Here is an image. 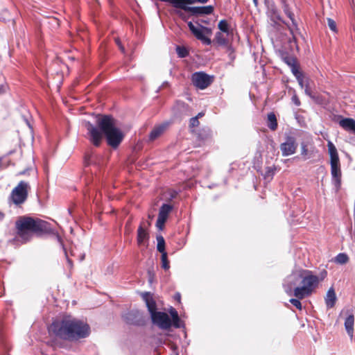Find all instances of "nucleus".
Returning <instances> with one entry per match:
<instances>
[{
  "label": "nucleus",
  "mask_w": 355,
  "mask_h": 355,
  "mask_svg": "<svg viewBox=\"0 0 355 355\" xmlns=\"http://www.w3.org/2000/svg\"><path fill=\"white\" fill-rule=\"evenodd\" d=\"M327 25H328V27L329 28V29L334 33H337L338 32V29H337V26H336V21L331 19V18H327Z\"/></svg>",
  "instance_id": "31"
},
{
  "label": "nucleus",
  "mask_w": 355,
  "mask_h": 355,
  "mask_svg": "<svg viewBox=\"0 0 355 355\" xmlns=\"http://www.w3.org/2000/svg\"><path fill=\"white\" fill-rule=\"evenodd\" d=\"M176 52L179 58H184L189 55V51L184 46H178Z\"/></svg>",
  "instance_id": "29"
},
{
  "label": "nucleus",
  "mask_w": 355,
  "mask_h": 355,
  "mask_svg": "<svg viewBox=\"0 0 355 355\" xmlns=\"http://www.w3.org/2000/svg\"><path fill=\"white\" fill-rule=\"evenodd\" d=\"M327 275L326 270H323L318 276L313 275L311 270H302L299 274L291 276L292 281L288 284L289 291H291L293 286H295L301 279L302 286H296L293 289V295L296 298H292L289 302L297 309L302 310V306L300 300L310 296L320 282L323 281Z\"/></svg>",
  "instance_id": "4"
},
{
  "label": "nucleus",
  "mask_w": 355,
  "mask_h": 355,
  "mask_svg": "<svg viewBox=\"0 0 355 355\" xmlns=\"http://www.w3.org/2000/svg\"><path fill=\"white\" fill-rule=\"evenodd\" d=\"M301 155L306 159L311 157V154L309 153L307 145L305 143H302L301 144Z\"/></svg>",
  "instance_id": "30"
},
{
  "label": "nucleus",
  "mask_w": 355,
  "mask_h": 355,
  "mask_svg": "<svg viewBox=\"0 0 355 355\" xmlns=\"http://www.w3.org/2000/svg\"><path fill=\"white\" fill-rule=\"evenodd\" d=\"M205 115V112H199L197 116H196L195 117H198V119L200 117H202L203 116Z\"/></svg>",
  "instance_id": "45"
},
{
  "label": "nucleus",
  "mask_w": 355,
  "mask_h": 355,
  "mask_svg": "<svg viewBox=\"0 0 355 355\" xmlns=\"http://www.w3.org/2000/svg\"><path fill=\"white\" fill-rule=\"evenodd\" d=\"M65 255L67 257V263H68V266L69 267V268H73V261L67 257V252H65Z\"/></svg>",
  "instance_id": "42"
},
{
  "label": "nucleus",
  "mask_w": 355,
  "mask_h": 355,
  "mask_svg": "<svg viewBox=\"0 0 355 355\" xmlns=\"http://www.w3.org/2000/svg\"><path fill=\"white\" fill-rule=\"evenodd\" d=\"M354 316L353 314L348 315L345 320V328L351 339L354 336Z\"/></svg>",
  "instance_id": "18"
},
{
  "label": "nucleus",
  "mask_w": 355,
  "mask_h": 355,
  "mask_svg": "<svg viewBox=\"0 0 355 355\" xmlns=\"http://www.w3.org/2000/svg\"><path fill=\"white\" fill-rule=\"evenodd\" d=\"M176 14L185 21L188 19V16L181 10H177Z\"/></svg>",
  "instance_id": "37"
},
{
  "label": "nucleus",
  "mask_w": 355,
  "mask_h": 355,
  "mask_svg": "<svg viewBox=\"0 0 355 355\" xmlns=\"http://www.w3.org/2000/svg\"><path fill=\"white\" fill-rule=\"evenodd\" d=\"M152 322L162 329H168L172 326V322L166 313L157 311L150 315Z\"/></svg>",
  "instance_id": "10"
},
{
  "label": "nucleus",
  "mask_w": 355,
  "mask_h": 355,
  "mask_svg": "<svg viewBox=\"0 0 355 355\" xmlns=\"http://www.w3.org/2000/svg\"><path fill=\"white\" fill-rule=\"evenodd\" d=\"M115 42L117 44V46H119V48L120 49V50L121 51V52L122 53H125V48L122 45L120 39L119 38H115Z\"/></svg>",
  "instance_id": "39"
},
{
  "label": "nucleus",
  "mask_w": 355,
  "mask_h": 355,
  "mask_svg": "<svg viewBox=\"0 0 355 355\" xmlns=\"http://www.w3.org/2000/svg\"><path fill=\"white\" fill-rule=\"evenodd\" d=\"M144 223H141L137 230V241L139 245H141L145 241L149 239V234L147 230L144 226Z\"/></svg>",
  "instance_id": "15"
},
{
  "label": "nucleus",
  "mask_w": 355,
  "mask_h": 355,
  "mask_svg": "<svg viewBox=\"0 0 355 355\" xmlns=\"http://www.w3.org/2000/svg\"><path fill=\"white\" fill-rule=\"evenodd\" d=\"M188 26L192 34L203 44L209 45L211 44V40L205 35H211L212 33L210 28L200 25V27H196L191 21L188 22Z\"/></svg>",
  "instance_id": "9"
},
{
  "label": "nucleus",
  "mask_w": 355,
  "mask_h": 355,
  "mask_svg": "<svg viewBox=\"0 0 355 355\" xmlns=\"http://www.w3.org/2000/svg\"><path fill=\"white\" fill-rule=\"evenodd\" d=\"M293 75L295 76L296 79L297 80V82L300 87L303 88L305 85L304 81V74L300 70H295V71H293Z\"/></svg>",
  "instance_id": "27"
},
{
  "label": "nucleus",
  "mask_w": 355,
  "mask_h": 355,
  "mask_svg": "<svg viewBox=\"0 0 355 355\" xmlns=\"http://www.w3.org/2000/svg\"><path fill=\"white\" fill-rule=\"evenodd\" d=\"M275 167L268 166L266 168L265 177H272L275 174Z\"/></svg>",
  "instance_id": "35"
},
{
  "label": "nucleus",
  "mask_w": 355,
  "mask_h": 355,
  "mask_svg": "<svg viewBox=\"0 0 355 355\" xmlns=\"http://www.w3.org/2000/svg\"><path fill=\"white\" fill-rule=\"evenodd\" d=\"M336 302V296L333 288H330L326 295L325 303L327 308H333Z\"/></svg>",
  "instance_id": "19"
},
{
  "label": "nucleus",
  "mask_w": 355,
  "mask_h": 355,
  "mask_svg": "<svg viewBox=\"0 0 355 355\" xmlns=\"http://www.w3.org/2000/svg\"><path fill=\"white\" fill-rule=\"evenodd\" d=\"M8 89V85L6 84L0 85V95L3 94Z\"/></svg>",
  "instance_id": "40"
},
{
  "label": "nucleus",
  "mask_w": 355,
  "mask_h": 355,
  "mask_svg": "<svg viewBox=\"0 0 355 355\" xmlns=\"http://www.w3.org/2000/svg\"><path fill=\"white\" fill-rule=\"evenodd\" d=\"M92 155H85V162H87V164H90V162L92 161Z\"/></svg>",
  "instance_id": "43"
},
{
  "label": "nucleus",
  "mask_w": 355,
  "mask_h": 355,
  "mask_svg": "<svg viewBox=\"0 0 355 355\" xmlns=\"http://www.w3.org/2000/svg\"><path fill=\"white\" fill-rule=\"evenodd\" d=\"M292 101L293 103L297 105V106H300L301 103H300V101L298 98V96H297V94H294L293 96H292Z\"/></svg>",
  "instance_id": "38"
},
{
  "label": "nucleus",
  "mask_w": 355,
  "mask_h": 355,
  "mask_svg": "<svg viewBox=\"0 0 355 355\" xmlns=\"http://www.w3.org/2000/svg\"><path fill=\"white\" fill-rule=\"evenodd\" d=\"M170 313L172 316V324L176 328L180 327V318L178 311L175 309L172 308Z\"/></svg>",
  "instance_id": "25"
},
{
  "label": "nucleus",
  "mask_w": 355,
  "mask_h": 355,
  "mask_svg": "<svg viewBox=\"0 0 355 355\" xmlns=\"http://www.w3.org/2000/svg\"><path fill=\"white\" fill-rule=\"evenodd\" d=\"M267 126L272 131H275L277 129L278 123L276 115L274 112H270L267 116Z\"/></svg>",
  "instance_id": "20"
},
{
  "label": "nucleus",
  "mask_w": 355,
  "mask_h": 355,
  "mask_svg": "<svg viewBox=\"0 0 355 355\" xmlns=\"http://www.w3.org/2000/svg\"><path fill=\"white\" fill-rule=\"evenodd\" d=\"M4 216L5 214L3 212L0 211V220H3Z\"/></svg>",
  "instance_id": "48"
},
{
  "label": "nucleus",
  "mask_w": 355,
  "mask_h": 355,
  "mask_svg": "<svg viewBox=\"0 0 355 355\" xmlns=\"http://www.w3.org/2000/svg\"><path fill=\"white\" fill-rule=\"evenodd\" d=\"M124 320L130 324H141L142 314L139 311H130L123 316Z\"/></svg>",
  "instance_id": "12"
},
{
  "label": "nucleus",
  "mask_w": 355,
  "mask_h": 355,
  "mask_svg": "<svg viewBox=\"0 0 355 355\" xmlns=\"http://www.w3.org/2000/svg\"><path fill=\"white\" fill-rule=\"evenodd\" d=\"M304 92H305V94L306 95H308L309 96L311 97V98H313V96L312 95V92H311V89L309 85V83L308 81H306V83H305V85H304Z\"/></svg>",
  "instance_id": "36"
},
{
  "label": "nucleus",
  "mask_w": 355,
  "mask_h": 355,
  "mask_svg": "<svg viewBox=\"0 0 355 355\" xmlns=\"http://www.w3.org/2000/svg\"><path fill=\"white\" fill-rule=\"evenodd\" d=\"M161 260L162 268L165 270H168L170 268V263L168 259L167 252L162 253Z\"/></svg>",
  "instance_id": "28"
},
{
  "label": "nucleus",
  "mask_w": 355,
  "mask_h": 355,
  "mask_svg": "<svg viewBox=\"0 0 355 355\" xmlns=\"http://www.w3.org/2000/svg\"><path fill=\"white\" fill-rule=\"evenodd\" d=\"M141 297L146 304L150 315L157 311L156 302L150 292L142 293Z\"/></svg>",
  "instance_id": "13"
},
{
  "label": "nucleus",
  "mask_w": 355,
  "mask_h": 355,
  "mask_svg": "<svg viewBox=\"0 0 355 355\" xmlns=\"http://www.w3.org/2000/svg\"><path fill=\"white\" fill-rule=\"evenodd\" d=\"M157 249L161 253L166 252L165 250V241L162 236H158L157 237Z\"/></svg>",
  "instance_id": "26"
},
{
  "label": "nucleus",
  "mask_w": 355,
  "mask_h": 355,
  "mask_svg": "<svg viewBox=\"0 0 355 355\" xmlns=\"http://www.w3.org/2000/svg\"><path fill=\"white\" fill-rule=\"evenodd\" d=\"M200 125V122L198 119V117H192L189 120V127L190 128H196Z\"/></svg>",
  "instance_id": "34"
},
{
  "label": "nucleus",
  "mask_w": 355,
  "mask_h": 355,
  "mask_svg": "<svg viewBox=\"0 0 355 355\" xmlns=\"http://www.w3.org/2000/svg\"><path fill=\"white\" fill-rule=\"evenodd\" d=\"M283 61L291 67L292 73L300 69L296 58L285 54L282 56Z\"/></svg>",
  "instance_id": "17"
},
{
  "label": "nucleus",
  "mask_w": 355,
  "mask_h": 355,
  "mask_svg": "<svg viewBox=\"0 0 355 355\" xmlns=\"http://www.w3.org/2000/svg\"><path fill=\"white\" fill-rule=\"evenodd\" d=\"M97 126L87 122L86 128L89 140L96 147L100 146L105 135L107 144L116 148L123 139L124 135L116 127L115 119L111 115H103L96 121Z\"/></svg>",
  "instance_id": "1"
},
{
  "label": "nucleus",
  "mask_w": 355,
  "mask_h": 355,
  "mask_svg": "<svg viewBox=\"0 0 355 355\" xmlns=\"http://www.w3.org/2000/svg\"><path fill=\"white\" fill-rule=\"evenodd\" d=\"M253 1L254 3L255 6H257L258 3V0H253Z\"/></svg>",
  "instance_id": "49"
},
{
  "label": "nucleus",
  "mask_w": 355,
  "mask_h": 355,
  "mask_svg": "<svg viewBox=\"0 0 355 355\" xmlns=\"http://www.w3.org/2000/svg\"><path fill=\"white\" fill-rule=\"evenodd\" d=\"M175 299L180 302V299H181L180 294V293L175 294Z\"/></svg>",
  "instance_id": "44"
},
{
  "label": "nucleus",
  "mask_w": 355,
  "mask_h": 355,
  "mask_svg": "<svg viewBox=\"0 0 355 355\" xmlns=\"http://www.w3.org/2000/svg\"><path fill=\"white\" fill-rule=\"evenodd\" d=\"M49 331L63 340L74 342L88 337L91 330L86 322L71 315H64L51 323Z\"/></svg>",
  "instance_id": "2"
},
{
  "label": "nucleus",
  "mask_w": 355,
  "mask_h": 355,
  "mask_svg": "<svg viewBox=\"0 0 355 355\" xmlns=\"http://www.w3.org/2000/svg\"><path fill=\"white\" fill-rule=\"evenodd\" d=\"M218 28L220 31L221 33H226L227 35H229L230 33V25L227 20L222 19L218 24Z\"/></svg>",
  "instance_id": "23"
},
{
  "label": "nucleus",
  "mask_w": 355,
  "mask_h": 355,
  "mask_svg": "<svg viewBox=\"0 0 355 355\" xmlns=\"http://www.w3.org/2000/svg\"><path fill=\"white\" fill-rule=\"evenodd\" d=\"M282 1V8L283 9L285 15L290 19L291 21V24H286L282 19L279 15H277L276 16L277 19L283 23H284L288 29L290 31L291 35H292V39L289 40V42L292 43L293 42L296 44L297 43V35H300V28L298 27V24L295 20V15L293 12L291 10V8L288 5V3L286 2V0H281Z\"/></svg>",
  "instance_id": "5"
},
{
  "label": "nucleus",
  "mask_w": 355,
  "mask_h": 355,
  "mask_svg": "<svg viewBox=\"0 0 355 355\" xmlns=\"http://www.w3.org/2000/svg\"><path fill=\"white\" fill-rule=\"evenodd\" d=\"M196 2H198V3H207L209 0H195Z\"/></svg>",
  "instance_id": "46"
},
{
  "label": "nucleus",
  "mask_w": 355,
  "mask_h": 355,
  "mask_svg": "<svg viewBox=\"0 0 355 355\" xmlns=\"http://www.w3.org/2000/svg\"><path fill=\"white\" fill-rule=\"evenodd\" d=\"M349 260L348 255L345 253H339L334 259V261L338 264H345Z\"/></svg>",
  "instance_id": "24"
},
{
  "label": "nucleus",
  "mask_w": 355,
  "mask_h": 355,
  "mask_svg": "<svg viewBox=\"0 0 355 355\" xmlns=\"http://www.w3.org/2000/svg\"><path fill=\"white\" fill-rule=\"evenodd\" d=\"M16 238L10 241L14 243L19 241L21 244L30 242L33 236L41 237L53 232L51 225L41 218L29 216H21L15 223Z\"/></svg>",
  "instance_id": "3"
},
{
  "label": "nucleus",
  "mask_w": 355,
  "mask_h": 355,
  "mask_svg": "<svg viewBox=\"0 0 355 355\" xmlns=\"http://www.w3.org/2000/svg\"><path fill=\"white\" fill-rule=\"evenodd\" d=\"M176 108L180 110H187L189 108V105L183 101H177L175 105Z\"/></svg>",
  "instance_id": "32"
},
{
  "label": "nucleus",
  "mask_w": 355,
  "mask_h": 355,
  "mask_svg": "<svg viewBox=\"0 0 355 355\" xmlns=\"http://www.w3.org/2000/svg\"><path fill=\"white\" fill-rule=\"evenodd\" d=\"M30 190L31 186L28 182L20 181L12 190L10 200L15 205L20 206L26 201Z\"/></svg>",
  "instance_id": "7"
},
{
  "label": "nucleus",
  "mask_w": 355,
  "mask_h": 355,
  "mask_svg": "<svg viewBox=\"0 0 355 355\" xmlns=\"http://www.w3.org/2000/svg\"><path fill=\"white\" fill-rule=\"evenodd\" d=\"M209 138H210V134L207 133L205 137H202L201 139H207Z\"/></svg>",
  "instance_id": "47"
},
{
  "label": "nucleus",
  "mask_w": 355,
  "mask_h": 355,
  "mask_svg": "<svg viewBox=\"0 0 355 355\" xmlns=\"http://www.w3.org/2000/svg\"><path fill=\"white\" fill-rule=\"evenodd\" d=\"M327 146L331 158L330 164L332 178L335 182L336 186L339 187L341 183L342 173L338 154L336 148L331 141L328 142Z\"/></svg>",
  "instance_id": "6"
},
{
  "label": "nucleus",
  "mask_w": 355,
  "mask_h": 355,
  "mask_svg": "<svg viewBox=\"0 0 355 355\" xmlns=\"http://www.w3.org/2000/svg\"><path fill=\"white\" fill-rule=\"evenodd\" d=\"M178 196V192L175 190H172L170 191V198H175Z\"/></svg>",
  "instance_id": "41"
},
{
  "label": "nucleus",
  "mask_w": 355,
  "mask_h": 355,
  "mask_svg": "<svg viewBox=\"0 0 355 355\" xmlns=\"http://www.w3.org/2000/svg\"><path fill=\"white\" fill-rule=\"evenodd\" d=\"M297 148L296 139L293 136H287L286 141L281 144L280 150L283 156H288L294 154Z\"/></svg>",
  "instance_id": "11"
},
{
  "label": "nucleus",
  "mask_w": 355,
  "mask_h": 355,
  "mask_svg": "<svg viewBox=\"0 0 355 355\" xmlns=\"http://www.w3.org/2000/svg\"><path fill=\"white\" fill-rule=\"evenodd\" d=\"M339 125L346 131L355 133V120L352 118H343L339 121Z\"/></svg>",
  "instance_id": "16"
},
{
  "label": "nucleus",
  "mask_w": 355,
  "mask_h": 355,
  "mask_svg": "<svg viewBox=\"0 0 355 355\" xmlns=\"http://www.w3.org/2000/svg\"><path fill=\"white\" fill-rule=\"evenodd\" d=\"M214 77L203 71H197L191 75V82L198 89H205L214 82Z\"/></svg>",
  "instance_id": "8"
},
{
  "label": "nucleus",
  "mask_w": 355,
  "mask_h": 355,
  "mask_svg": "<svg viewBox=\"0 0 355 355\" xmlns=\"http://www.w3.org/2000/svg\"><path fill=\"white\" fill-rule=\"evenodd\" d=\"M173 209V206L168 204H163L159 211L158 217L168 218V214Z\"/></svg>",
  "instance_id": "21"
},
{
  "label": "nucleus",
  "mask_w": 355,
  "mask_h": 355,
  "mask_svg": "<svg viewBox=\"0 0 355 355\" xmlns=\"http://www.w3.org/2000/svg\"><path fill=\"white\" fill-rule=\"evenodd\" d=\"M170 125L169 122H164L160 125H156L151 130L149 135V140L154 141L160 137L168 128Z\"/></svg>",
  "instance_id": "14"
},
{
  "label": "nucleus",
  "mask_w": 355,
  "mask_h": 355,
  "mask_svg": "<svg viewBox=\"0 0 355 355\" xmlns=\"http://www.w3.org/2000/svg\"><path fill=\"white\" fill-rule=\"evenodd\" d=\"M166 220H167V219L157 217V222H156L157 227L159 230H162L164 228V224H165Z\"/></svg>",
  "instance_id": "33"
},
{
  "label": "nucleus",
  "mask_w": 355,
  "mask_h": 355,
  "mask_svg": "<svg viewBox=\"0 0 355 355\" xmlns=\"http://www.w3.org/2000/svg\"><path fill=\"white\" fill-rule=\"evenodd\" d=\"M214 42H215L219 46H227L228 44V40L221 32H217L216 33Z\"/></svg>",
  "instance_id": "22"
}]
</instances>
